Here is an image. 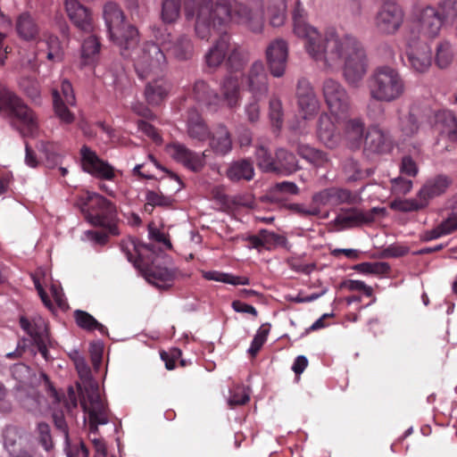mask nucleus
<instances>
[{
  "label": "nucleus",
  "mask_w": 457,
  "mask_h": 457,
  "mask_svg": "<svg viewBox=\"0 0 457 457\" xmlns=\"http://www.w3.org/2000/svg\"><path fill=\"white\" fill-rule=\"evenodd\" d=\"M15 30L19 38L26 42H35L40 37V27L29 12H23L16 17Z\"/></svg>",
  "instance_id": "5701e85b"
},
{
  "label": "nucleus",
  "mask_w": 457,
  "mask_h": 457,
  "mask_svg": "<svg viewBox=\"0 0 457 457\" xmlns=\"http://www.w3.org/2000/svg\"><path fill=\"white\" fill-rule=\"evenodd\" d=\"M203 277L207 280H214L234 286L249 284V278L247 277L234 276L220 271H203Z\"/></svg>",
  "instance_id": "a18cd8bd"
},
{
  "label": "nucleus",
  "mask_w": 457,
  "mask_h": 457,
  "mask_svg": "<svg viewBox=\"0 0 457 457\" xmlns=\"http://www.w3.org/2000/svg\"><path fill=\"white\" fill-rule=\"evenodd\" d=\"M366 151L374 154L386 152L389 147L387 135L378 127H371L366 134L364 140Z\"/></svg>",
  "instance_id": "7c9ffc66"
},
{
  "label": "nucleus",
  "mask_w": 457,
  "mask_h": 457,
  "mask_svg": "<svg viewBox=\"0 0 457 457\" xmlns=\"http://www.w3.org/2000/svg\"><path fill=\"white\" fill-rule=\"evenodd\" d=\"M226 174L231 181H239L241 179L249 181L253 178L254 170L249 161L240 160L231 163Z\"/></svg>",
  "instance_id": "ea45409f"
},
{
  "label": "nucleus",
  "mask_w": 457,
  "mask_h": 457,
  "mask_svg": "<svg viewBox=\"0 0 457 457\" xmlns=\"http://www.w3.org/2000/svg\"><path fill=\"white\" fill-rule=\"evenodd\" d=\"M343 170L348 181H355L361 177V171L357 161L347 158L343 163Z\"/></svg>",
  "instance_id": "e2e57ef3"
},
{
  "label": "nucleus",
  "mask_w": 457,
  "mask_h": 457,
  "mask_svg": "<svg viewBox=\"0 0 457 457\" xmlns=\"http://www.w3.org/2000/svg\"><path fill=\"white\" fill-rule=\"evenodd\" d=\"M452 184V180L443 175L428 179L418 192V196L422 199L426 206L434 197L444 194Z\"/></svg>",
  "instance_id": "a878e982"
},
{
  "label": "nucleus",
  "mask_w": 457,
  "mask_h": 457,
  "mask_svg": "<svg viewBox=\"0 0 457 457\" xmlns=\"http://www.w3.org/2000/svg\"><path fill=\"white\" fill-rule=\"evenodd\" d=\"M275 173L290 175L300 169L295 155L285 148L276 151Z\"/></svg>",
  "instance_id": "473e14b6"
},
{
  "label": "nucleus",
  "mask_w": 457,
  "mask_h": 457,
  "mask_svg": "<svg viewBox=\"0 0 457 457\" xmlns=\"http://www.w3.org/2000/svg\"><path fill=\"white\" fill-rule=\"evenodd\" d=\"M401 130L406 137H412L419 130L418 120L413 113L403 117L400 121Z\"/></svg>",
  "instance_id": "0e129e2a"
},
{
  "label": "nucleus",
  "mask_w": 457,
  "mask_h": 457,
  "mask_svg": "<svg viewBox=\"0 0 457 457\" xmlns=\"http://www.w3.org/2000/svg\"><path fill=\"white\" fill-rule=\"evenodd\" d=\"M19 86L24 94L33 101L40 98V87L36 79L29 77L22 78L19 82Z\"/></svg>",
  "instance_id": "5fc2aeb1"
},
{
  "label": "nucleus",
  "mask_w": 457,
  "mask_h": 457,
  "mask_svg": "<svg viewBox=\"0 0 457 457\" xmlns=\"http://www.w3.org/2000/svg\"><path fill=\"white\" fill-rule=\"evenodd\" d=\"M392 191L397 195H406L412 188V181L402 177L391 179Z\"/></svg>",
  "instance_id": "774afa93"
},
{
  "label": "nucleus",
  "mask_w": 457,
  "mask_h": 457,
  "mask_svg": "<svg viewBox=\"0 0 457 457\" xmlns=\"http://www.w3.org/2000/svg\"><path fill=\"white\" fill-rule=\"evenodd\" d=\"M318 137L329 148H334L339 144L340 133L327 113H322L319 118Z\"/></svg>",
  "instance_id": "cd10ccee"
},
{
  "label": "nucleus",
  "mask_w": 457,
  "mask_h": 457,
  "mask_svg": "<svg viewBox=\"0 0 457 457\" xmlns=\"http://www.w3.org/2000/svg\"><path fill=\"white\" fill-rule=\"evenodd\" d=\"M340 287H345L349 291H359L363 292L366 296H371L373 295V289L371 287L366 285L363 281L348 279L343 281Z\"/></svg>",
  "instance_id": "338daca9"
},
{
  "label": "nucleus",
  "mask_w": 457,
  "mask_h": 457,
  "mask_svg": "<svg viewBox=\"0 0 457 457\" xmlns=\"http://www.w3.org/2000/svg\"><path fill=\"white\" fill-rule=\"evenodd\" d=\"M210 138L212 150L220 155H225L232 149V140L228 128L222 124L219 125Z\"/></svg>",
  "instance_id": "2f4dec72"
},
{
  "label": "nucleus",
  "mask_w": 457,
  "mask_h": 457,
  "mask_svg": "<svg viewBox=\"0 0 457 457\" xmlns=\"http://www.w3.org/2000/svg\"><path fill=\"white\" fill-rule=\"evenodd\" d=\"M84 389L79 387L82 394L80 404L84 411L88 413L89 431L96 434L98 425H104L109 422V411L106 404L102 401L99 388L96 383L91 380H85Z\"/></svg>",
  "instance_id": "423d86ee"
},
{
  "label": "nucleus",
  "mask_w": 457,
  "mask_h": 457,
  "mask_svg": "<svg viewBox=\"0 0 457 457\" xmlns=\"http://www.w3.org/2000/svg\"><path fill=\"white\" fill-rule=\"evenodd\" d=\"M20 325L34 341L48 338L47 323L41 316L33 317L31 321L25 317H21Z\"/></svg>",
  "instance_id": "72a5a7b5"
},
{
  "label": "nucleus",
  "mask_w": 457,
  "mask_h": 457,
  "mask_svg": "<svg viewBox=\"0 0 457 457\" xmlns=\"http://www.w3.org/2000/svg\"><path fill=\"white\" fill-rule=\"evenodd\" d=\"M103 16L111 39L120 47L121 54L127 56L126 52L137 43V29L125 22L123 12L114 2H107L104 5Z\"/></svg>",
  "instance_id": "20e7f679"
},
{
  "label": "nucleus",
  "mask_w": 457,
  "mask_h": 457,
  "mask_svg": "<svg viewBox=\"0 0 457 457\" xmlns=\"http://www.w3.org/2000/svg\"><path fill=\"white\" fill-rule=\"evenodd\" d=\"M4 445L10 455L24 449L23 431L14 426H7L3 434Z\"/></svg>",
  "instance_id": "c9c22d12"
},
{
  "label": "nucleus",
  "mask_w": 457,
  "mask_h": 457,
  "mask_svg": "<svg viewBox=\"0 0 457 457\" xmlns=\"http://www.w3.org/2000/svg\"><path fill=\"white\" fill-rule=\"evenodd\" d=\"M391 207L395 210L400 211V212H414L419 211L420 209H423L426 207L425 204L423 203L422 199H420L418 195L416 198L413 199H407V200H395L391 204Z\"/></svg>",
  "instance_id": "864d4df0"
},
{
  "label": "nucleus",
  "mask_w": 457,
  "mask_h": 457,
  "mask_svg": "<svg viewBox=\"0 0 457 457\" xmlns=\"http://www.w3.org/2000/svg\"><path fill=\"white\" fill-rule=\"evenodd\" d=\"M65 10L73 25L79 30L91 33L94 30V21L89 9L78 0H65Z\"/></svg>",
  "instance_id": "f3484780"
},
{
  "label": "nucleus",
  "mask_w": 457,
  "mask_h": 457,
  "mask_svg": "<svg viewBox=\"0 0 457 457\" xmlns=\"http://www.w3.org/2000/svg\"><path fill=\"white\" fill-rule=\"evenodd\" d=\"M268 116L273 129L279 131L284 123V108L281 99L272 96L269 101Z\"/></svg>",
  "instance_id": "79ce46f5"
},
{
  "label": "nucleus",
  "mask_w": 457,
  "mask_h": 457,
  "mask_svg": "<svg viewBox=\"0 0 457 457\" xmlns=\"http://www.w3.org/2000/svg\"><path fill=\"white\" fill-rule=\"evenodd\" d=\"M47 53L46 58L51 62H61L63 57V51L59 38L50 36L46 39Z\"/></svg>",
  "instance_id": "6e6d98bb"
},
{
  "label": "nucleus",
  "mask_w": 457,
  "mask_h": 457,
  "mask_svg": "<svg viewBox=\"0 0 457 457\" xmlns=\"http://www.w3.org/2000/svg\"><path fill=\"white\" fill-rule=\"evenodd\" d=\"M248 90L255 97L265 96L269 91L268 75L262 62H254L247 75Z\"/></svg>",
  "instance_id": "aec40b11"
},
{
  "label": "nucleus",
  "mask_w": 457,
  "mask_h": 457,
  "mask_svg": "<svg viewBox=\"0 0 457 457\" xmlns=\"http://www.w3.org/2000/svg\"><path fill=\"white\" fill-rule=\"evenodd\" d=\"M261 97H253L245 104L244 106V112L245 114L246 120L250 123H256L259 121L261 117V106L259 104V100Z\"/></svg>",
  "instance_id": "4d7b16f0"
},
{
  "label": "nucleus",
  "mask_w": 457,
  "mask_h": 457,
  "mask_svg": "<svg viewBox=\"0 0 457 457\" xmlns=\"http://www.w3.org/2000/svg\"><path fill=\"white\" fill-rule=\"evenodd\" d=\"M372 100L391 103L401 98L405 92V82L400 72L390 66L374 69L367 80Z\"/></svg>",
  "instance_id": "7ed1b4c3"
},
{
  "label": "nucleus",
  "mask_w": 457,
  "mask_h": 457,
  "mask_svg": "<svg viewBox=\"0 0 457 457\" xmlns=\"http://www.w3.org/2000/svg\"><path fill=\"white\" fill-rule=\"evenodd\" d=\"M187 134L192 139L204 141L210 137V131L204 120L195 111L189 112Z\"/></svg>",
  "instance_id": "58836bf2"
},
{
  "label": "nucleus",
  "mask_w": 457,
  "mask_h": 457,
  "mask_svg": "<svg viewBox=\"0 0 457 457\" xmlns=\"http://www.w3.org/2000/svg\"><path fill=\"white\" fill-rule=\"evenodd\" d=\"M145 87L146 102L152 105L160 104L170 92L169 83L161 76L151 77Z\"/></svg>",
  "instance_id": "393cba45"
},
{
  "label": "nucleus",
  "mask_w": 457,
  "mask_h": 457,
  "mask_svg": "<svg viewBox=\"0 0 457 457\" xmlns=\"http://www.w3.org/2000/svg\"><path fill=\"white\" fill-rule=\"evenodd\" d=\"M270 333V328L266 325H262L257 330L256 335L254 336L251 346L248 349V353L252 357H254L262 347L263 344L267 340V337Z\"/></svg>",
  "instance_id": "13d9d810"
},
{
  "label": "nucleus",
  "mask_w": 457,
  "mask_h": 457,
  "mask_svg": "<svg viewBox=\"0 0 457 457\" xmlns=\"http://www.w3.org/2000/svg\"><path fill=\"white\" fill-rule=\"evenodd\" d=\"M299 192L298 186L294 182H278L270 187L261 200L264 203L279 204L287 200V195H296Z\"/></svg>",
  "instance_id": "c85d7f7f"
},
{
  "label": "nucleus",
  "mask_w": 457,
  "mask_h": 457,
  "mask_svg": "<svg viewBox=\"0 0 457 457\" xmlns=\"http://www.w3.org/2000/svg\"><path fill=\"white\" fill-rule=\"evenodd\" d=\"M364 122L361 119L349 120L345 123V139L351 148L359 149L361 147L364 134Z\"/></svg>",
  "instance_id": "4c0bfd02"
},
{
  "label": "nucleus",
  "mask_w": 457,
  "mask_h": 457,
  "mask_svg": "<svg viewBox=\"0 0 457 457\" xmlns=\"http://www.w3.org/2000/svg\"><path fill=\"white\" fill-rule=\"evenodd\" d=\"M166 149L172 159L191 170L198 171L204 166V154L200 155L183 144L173 143L167 145Z\"/></svg>",
  "instance_id": "a211bd4d"
},
{
  "label": "nucleus",
  "mask_w": 457,
  "mask_h": 457,
  "mask_svg": "<svg viewBox=\"0 0 457 457\" xmlns=\"http://www.w3.org/2000/svg\"><path fill=\"white\" fill-rule=\"evenodd\" d=\"M323 96L331 113L345 117L351 109V100L345 88L337 80L328 79L323 82Z\"/></svg>",
  "instance_id": "1a4fd4ad"
},
{
  "label": "nucleus",
  "mask_w": 457,
  "mask_h": 457,
  "mask_svg": "<svg viewBox=\"0 0 457 457\" xmlns=\"http://www.w3.org/2000/svg\"><path fill=\"white\" fill-rule=\"evenodd\" d=\"M408 57L411 68L417 72H426L432 63V51L425 42L411 46Z\"/></svg>",
  "instance_id": "b1692460"
},
{
  "label": "nucleus",
  "mask_w": 457,
  "mask_h": 457,
  "mask_svg": "<svg viewBox=\"0 0 457 457\" xmlns=\"http://www.w3.org/2000/svg\"><path fill=\"white\" fill-rule=\"evenodd\" d=\"M53 104L55 115L62 123L71 124L74 121L75 116L69 110L68 105L62 98L61 93L57 89H53Z\"/></svg>",
  "instance_id": "37998d69"
},
{
  "label": "nucleus",
  "mask_w": 457,
  "mask_h": 457,
  "mask_svg": "<svg viewBox=\"0 0 457 457\" xmlns=\"http://www.w3.org/2000/svg\"><path fill=\"white\" fill-rule=\"evenodd\" d=\"M296 99L299 112L304 120L311 119L318 113L320 101L311 83L305 79H301L297 82Z\"/></svg>",
  "instance_id": "ddd939ff"
},
{
  "label": "nucleus",
  "mask_w": 457,
  "mask_h": 457,
  "mask_svg": "<svg viewBox=\"0 0 457 457\" xmlns=\"http://www.w3.org/2000/svg\"><path fill=\"white\" fill-rule=\"evenodd\" d=\"M418 21L420 33L431 38L439 34L443 23L438 11L430 5L420 10Z\"/></svg>",
  "instance_id": "412c9836"
},
{
  "label": "nucleus",
  "mask_w": 457,
  "mask_h": 457,
  "mask_svg": "<svg viewBox=\"0 0 457 457\" xmlns=\"http://www.w3.org/2000/svg\"><path fill=\"white\" fill-rule=\"evenodd\" d=\"M181 4L162 1L161 20L165 24L174 23L179 17Z\"/></svg>",
  "instance_id": "8fccbe9b"
},
{
  "label": "nucleus",
  "mask_w": 457,
  "mask_h": 457,
  "mask_svg": "<svg viewBox=\"0 0 457 457\" xmlns=\"http://www.w3.org/2000/svg\"><path fill=\"white\" fill-rule=\"evenodd\" d=\"M219 108L221 105L228 109L237 108L241 101V88L239 81L236 77L227 76L223 78L219 85Z\"/></svg>",
  "instance_id": "6ab92c4d"
},
{
  "label": "nucleus",
  "mask_w": 457,
  "mask_h": 457,
  "mask_svg": "<svg viewBox=\"0 0 457 457\" xmlns=\"http://www.w3.org/2000/svg\"><path fill=\"white\" fill-rule=\"evenodd\" d=\"M146 204L154 207H170L175 202L171 195H165L162 192L147 190L145 193Z\"/></svg>",
  "instance_id": "603ef678"
},
{
  "label": "nucleus",
  "mask_w": 457,
  "mask_h": 457,
  "mask_svg": "<svg viewBox=\"0 0 457 457\" xmlns=\"http://www.w3.org/2000/svg\"><path fill=\"white\" fill-rule=\"evenodd\" d=\"M231 21L244 25L252 32L260 33L264 27L263 0H204L195 16V32L208 40L214 32L223 29Z\"/></svg>",
  "instance_id": "f03ea898"
},
{
  "label": "nucleus",
  "mask_w": 457,
  "mask_h": 457,
  "mask_svg": "<svg viewBox=\"0 0 457 457\" xmlns=\"http://www.w3.org/2000/svg\"><path fill=\"white\" fill-rule=\"evenodd\" d=\"M294 33L305 39L308 54L325 69L334 70L343 63V75L349 85L357 86L367 72V57L361 42L351 35L335 33L321 37L297 11L294 12Z\"/></svg>",
  "instance_id": "f257e3e1"
},
{
  "label": "nucleus",
  "mask_w": 457,
  "mask_h": 457,
  "mask_svg": "<svg viewBox=\"0 0 457 457\" xmlns=\"http://www.w3.org/2000/svg\"><path fill=\"white\" fill-rule=\"evenodd\" d=\"M297 154L315 167H324L329 162L328 154L306 144H298Z\"/></svg>",
  "instance_id": "f704fd0d"
},
{
  "label": "nucleus",
  "mask_w": 457,
  "mask_h": 457,
  "mask_svg": "<svg viewBox=\"0 0 457 457\" xmlns=\"http://www.w3.org/2000/svg\"><path fill=\"white\" fill-rule=\"evenodd\" d=\"M0 113L8 118H16L29 129L37 126V119L33 111L1 81Z\"/></svg>",
  "instance_id": "6e6552de"
},
{
  "label": "nucleus",
  "mask_w": 457,
  "mask_h": 457,
  "mask_svg": "<svg viewBox=\"0 0 457 457\" xmlns=\"http://www.w3.org/2000/svg\"><path fill=\"white\" fill-rule=\"evenodd\" d=\"M101 44L96 36L86 38L81 46V64L88 65L93 63L99 55Z\"/></svg>",
  "instance_id": "a19ab883"
},
{
  "label": "nucleus",
  "mask_w": 457,
  "mask_h": 457,
  "mask_svg": "<svg viewBox=\"0 0 457 457\" xmlns=\"http://www.w3.org/2000/svg\"><path fill=\"white\" fill-rule=\"evenodd\" d=\"M134 66L138 77L146 79L160 75L167 66V59L157 44L146 42L137 51Z\"/></svg>",
  "instance_id": "0eeeda50"
},
{
  "label": "nucleus",
  "mask_w": 457,
  "mask_h": 457,
  "mask_svg": "<svg viewBox=\"0 0 457 457\" xmlns=\"http://www.w3.org/2000/svg\"><path fill=\"white\" fill-rule=\"evenodd\" d=\"M438 8L442 21L453 20L457 17V0H441Z\"/></svg>",
  "instance_id": "680f3d73"
},
{
  "label": "nucleus",
  "mask_w": 457,
  "mask_h": 457,
  "mask_svg": "<svg viewBox=\"0 0 457 457\" xmlns=\"http://www.w3.org/2000/svg\"><path fill=\"white\" fill-rule=\"evenodd\" d=\"M170 54L179 61H187L194 55V46L187 35L179 36L169 46Z\"/></svg>",
  "instance_id": "e433bc0d"
},
{
  "label": "nucleus",
  "mask_w": 457,
  "mask_h": 457,
  "mask_svg": "<svg viewBox=\"0 0 457 457\" xmlns=\"http://www.w3.org/2000/svg\"><path fill=\"white\" fill-rule=\"evenodd\" d=\"M146 281L160 289H167L172 287L174 280L179 275L176 269L154 265L145 267L143 265L138 269Z\"/></svg>",
  "instance_id": "2eb2a0df"
},
{
  "label": "nucleus",
  "mask_w": 457,
  "mask_h": 457,
  "mask_svg": "<svg viewBox=\"0 0 457 457\" xmlns=\"http://www.w3.org/2000/svg\"><path fill=\"white\" fill-rule=\"evenodd\" d=\"M72 360L79 378L84 380H89L91 378V371L85 358L76 352L72 356Z\"/></svg>",
  "instance_id": "69168bd1"
},
{
  "label": "nucleus",
  "mask_w": 457,
  "mask_h": 457,
  "mask_svg": "<svg viewBox=\"0 0 457 457\" xmlns=\"http://www.w3.org/2000/svg\"><path fill=\"white\" fill-rule=\"evenodd\" d=\"M120 249L125 253L129 262H132L137 269H139L142 265V261L139 257H135V253H138L135 241L131 239L121 241Z\"/></svg>",
  "instance_id": "052dcab7"
},
{
  "label": "nucleus",
  "mask_w": 457,
  "mask_h": 457,
  "mask_svg": "<svg viewBox=\"0 0 457 457\" xmlns=\"http://www.w3.org/2000/svg\"><path fill=\"white\" fill-rule=\"evenodd\" d=\"M74 319L77 325L82 329L87 331L98 330L101 333L105 331V327L99 323L91 314L85 311L76 310L74 312Z\"/></svg>",
  "instance_id": "c03bdc74"
},
{
  "label": "nucleus",
  "mask_w": 457,
  "mask_h": 457,
  "mask_svg": "<svg viewBox=\"0 0 457 457\" xmlns=\"http://www.w3.org/2000/svg\"><path fill=\"white\" fill-rule=\"evenodd\" d=\"M77 204L82 211L86 207L90 209L87 215L90 223L107 228L112 235H119L118 228L114 223L117 211L112 202L99 194L87 192L86 196L81 197Z\"/></svg>",
  "instance_id": "39448f33"
},
{
  "label": "nucleus",
  "mask_w": 457,
  "mask_h": 457,
  "mask_svg": "<svg viewBox=\"0 0 457 457\" xmlns=\"http://www.w3.org/2000/svg\"><path fill=\"white\" fill-rule=\"evenodd\" d=\"M353 270L362 274L383 275L390 270V266L384 262H361L356 264Z\"/></svg>",
  "instance_id": "09e8293b"
},
{
  "label": "nucleus",
  "mask_w": 457,
  "mask_h": 457,
  "mask_svg": "<svg viewBox=\"0 0 457 457\" xmlns=\"http://www.w3.org/2000/svg\"><path fill=\"white\" fill-rule=\"evenodd\" d=\"M255 158L258 167L263 171L273 172L276 170L275 159L264 144L261 143L256 146Z\"/></svg>",
  "instance_id": "49530a36"
},
{
  "label": "nucleus",
  "mask_w": 457,
  "mask_h": 457,
  "mask_svg": "<svg viewBox=\"0 0 457 457\" xmlns=\"http://www.w3.org/2000/svg\"><path fill=\"white\" fill-rule=\"evenodd\" d=\"M453 49L449 42L444 41L436 47V63L440 68H446L453 61Z\"/></svg>",
  "instance_id": "3c124183"
},
{
  "label": "nucleus",
  "mask_w": 457,
  "mask_h": 457,
  "mask_svg": "<svg viewBox=\"0 0 457 457\" xmlns=\"http://www.w3.org/2000/svg\"><path fill=\"white\" fill-rule=\"evenodd\" d=\"M270 24L274 27L281 26L286 20V0H270L268 6Z\"/></svg>",
  "instance_id": "de8ad7c7"
},
{
  "label": "nucleus",
  "mask_w": 457,
  "mask_h": 457,
  "mask_svg": "<svg viewBox=\"0 0 457 457\" xmlns=\"http://www.w3.org/2000/svg\"><path fill=\"white\" fill-rule=\"evenodd\" d=\"M403 21V12L394 3L385 4L378 12L375 18V26L382 34H394Z\"/></svg>",
  "instance_id": "9d476101"
},
{
  "label": "nucleus",
  "mask_w": 457,
  "mask_h": 457,
  "mask_svg": "<svg viewBox=\"0 0 457 457\" xmlns=\"http://www.w3.org/2000/svg\"><path fill=\"white\" fill-rule=\"evenodd\" d=\"M37 440L46 451H50L54 447L51 435V429L47 423L40 422L37 427Z\"/></svg>",
  "instance_id": "bf43d9fd"
},
{
  "label": "nucleus",
  "mask_w": 457,
  "mask_h": 457,
  "mask_svg": "<svg viewBox=\"0 0 457 457\" xmlns=\"http://www.w3.org/2000/svg\"><path fill=\"white\" fill-rule=\"evenodd\" d=\"M229 46V37L227 34L221 35L204 55L207 67L212 70L220 67L228 53Z\"/></svg>",
  "instance_id": "bb28decb"
},
{
  "label": "nucleus",
  "mask_w": 457,
  "mask_h": 457,
  "mask_svg": "<svg viewBox=\"0 0 457 457\" xmlns=\"http://www.w3.org/2000/svg\"><path fill=\"white\" fill-rule=\"evenodd\" d=\"M192 95L195 101L205 105L208 109L216 112L219 109L218 92L210 82L198 79L192 87Z\"/></svg>",
  "instance_id": "4be33fe9"
},
{
  "label": "nucleus",
  "mask_w": 457,
  "mask_h": 457,
  "mask_svg": "<svg viewBox=\"0 0 457 457\" xmlns=\"http://www.w3.org/2000/svg\"><path fill=\"white\" fill-rule=\"evenodd\" d=\"M435 128L441 136L452 142L457 141V119L449 111H441L436 114Z\"/></svg>",
  "instance_id": "c756f323"
},
{
  "label": "nucleus",
  "mask_w": 457,
  "mask_h": 457,
  "mask_svg": "<svg viewBox=\"0 0 457 457\" xmlns=\"http://www.w3.org/2000/svg\"><path fill=\"white\" fill-rule=\"evenodd\" d=\"M81 164L83 170L92 176L111 180L114 178V170L107 162L101 160L96 153L87 145H83L80 149Z\"/></svg>",
  "instance_id": "9b49d317"
},
{
  "label": "nucleus",
  "mask_w": 457,
  "mask_h": 457,
  "mask_svg": "<svg viewBox=\"0 0 457 457\" xmlns=\"http://www.w3.org/2000/svg\"><path fill=\"white\" fill-rule=\"evenodd\" d=\"M383 212V209L372 208L368 212L357 208L341 209L333 223L339 229L360 227L373 222L375 214Z\"/></svg>",
  "instance_id": "f8f14e48"
},
{
  "label": "nucleus",
  "mask_w": 457,
  "mask_h": 457,
  "mask_svg": "<svg viewBox=\"0 0 457 457\" xmlns=\"http://www.w3.org/2000/svg\"><path fill=\"white\" fill-rule=\"evenodd\" d=\"M288 55V47L285 40L277 38L270 43L266 49V59L270 74L280 78L285 74Z\"/></svg>",
  "instance_id": "4468645a"
},
{
  "label": "nucleus",
  "mask_w": 457,
  "mask_h": 457,
  "mask_svg": "<svg viewBox=\"0 0 457 457\" xmlns=\"http://www.w3.org/2000/svg\"><path fill=\"white\" fill-rule=\"evenodd\" d=\"M312 200L318 205H340L356 203L357 195L352 191L341 187H328L315 193Z\"/></svg>",
  "instance_id": "dca6fc26"
}]
</instances>
